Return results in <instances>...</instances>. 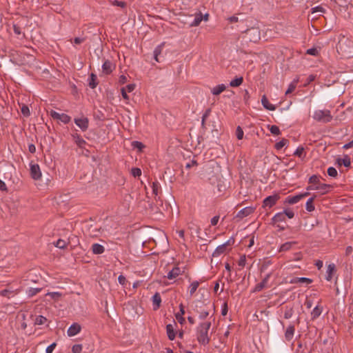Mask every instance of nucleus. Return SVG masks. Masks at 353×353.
I'll use <instances>...</instances> for the list:
<instances>
[{
    "instance_id": "nucleus-1",
    "label": "nucleus",
    "mask_w": 353,
    "mask_h": 353,
    "mask_svg": "<svg viewBox=\"0 0 353 353\" xmlns=\"http://www.w3.org/2000/svg\"><path fill=\"white\" fill-rule=\"evenodd\" d=\"M211 325L210 321H205L199 323L196 327V339L199 344L205 346L210 343V334L209 331Z\"/></svg>"
},
{
    "instance_id": "nucleus-2",
    "label": "nucleus",
    "mask_w": 353,
    "mask_h": 353,
    "mask_svg": "<svg viewBox=\"0 0 353 353\" xmlns=\"http://www.w3.org/2000/svg\"><path fill=\"white\" fill-rule=\"evenodd\" d=\"M336 49L344 58H351L353 57V41L343 37L338 42Z\"/></svg>"
},
{
    "instance_id": "nucleus-3",
    "label": "nucleus",
    "mask_w": 353,
    "mask_h": 353,
    "mask_svg": "<svg viewBox=\"0 0 353 353\" xmlns=\"http://www.w3.org/2000/svg\"><path fill=\"white\" fill-rule=\"evenodd\" d=\"M243 39L248 42L257 43L261 39V31L255 27L249 28L245 32Z\"/></svg>"
},
{
    "instance_id": "nucleus-4",
    "label": "nucleus",
    "mask_w": 353,
    "mask_h": 353,
    "mask_svg": "<svg viewBox=\"0 0 353 353\" xmlns=\"http://www.w3.org/2000/svg\"><path fill=\"white\" fill-rule=\"evenodd\" d=\"M312 118L318 122L327 123L332 121V116L328 110H317L314 111Z\"/></svg>"
},
{
    "instance_id": "nucleus-5",
    "label": "nucleus",
    "mask_w": 353,
    "mask_h": 353,
    "mask_svg": "<svg viewBox=\"0 0 353 353\" xmlns=\"http://www.w3.org/2000/svg\"><path fill=\"white\" fill-rule=\"evenodd\" d=\"M152 194L154 195V199L157 202V205H162V200L160 198L161 194V185L158 181H154L152 185Z\"/></svg>"
},
{
    "instance_id": "nucleus-6",
    "label": "nucleus",
    "mask_w": 353,
    "mask_h": 353,
    "mask_svg": "<svg viewBox=\"0 0 353 353\" xmlns=\"http://www.w3.org/2000/svg\"><path fill=\"white\" fill-rule=\"evenodd\" d=\"M234 239L233 238H230L228 241H226L225 243L219 245L216 250L214 251L212 256L214 257H216L220 256L221 254H223L226 250V247L228 245H231L234 244Z\"/></svg>"
},
{
    "instance_id": "nucleus-7",
    "label": "nucleus",
    "mask_w": 353,
    "mask_h": 353,
    "mask_svg": "<svg viewBox=\"0 0 353 353\" xmlns=\"http://www.w3.org/2000/svg\"><path fill=\"white\" fill-rule=\"evenodd\" d=\"M280 199V196L278 194H275L271 196L266 197L263 202V208H272L273 205L276 204L277 201Z\"/></svg>"
},
{
    "instance_id": "nucleus-8",
    "label": "nucleus",
    "mask_w": 353,
    "mask_h": 353,
    "mask_svg": "<svg viewBox=\"0 0 353 353\" xmlns=\"http://www.w3.org/2000/svg\"><path fill=\"white\" fill-rule=\"evenodd\" d=\"M74 121L75 124L83 131L85 132L88 130L89 126V120L87 117H82L81 118H74Z\"/></svg>"
},
{
    "instance_id": "nucleus-9",
    "label": "nucleus",
    "mask_w": 353,
    "mask_h": 353,
    "mask_svg": "<svg viewBox=\"0 0 353 353\" xmlns=\"http://www.w3.org/2000/svg\"><path fill=\"white\" fill-rule=\"evenodd\" d=\"M309 194L308 192H305L303 194H299L295 196H289L285 199V203L288 204H295L298 203L300 200H301L303 197L307 196Z\"/></svg>"
},
{
    "instance_id": "nucleus-10",
    "label": "nucleus",
    "mask_w": 353,
    "mask_h": 353,
    "mask_svg": "<svg viewBox=\"0 0 353 353\" xmlns=\"http://www.w3.org/2000/svg\"><path fill=\"white\" fill-rule=\"evenodd\" d=\"M30 174L34 180H38L41 179V172L38 164L30 165Z\"/></svg>"
},
{
    "instance_id": "nucleus-11",
    "label": "nucleus",
    "mask_w": 353,
    "mask_h": 353,
    "mask_svg": "<svg viewBox=\"0 0 353 353\" xmlns=\"http://www.w3.org/2000/svg\"><path fill=\"white\" fill-rule=\"evenodd\" d=\"M255 208L249 206L245 207L238 212L236 217L239 219H243L244 217H246L249 216L250 214H252L254 212Z\"/></svg>"
},
{
    "instance_id": "nucleus-12",
    "label": "nucleus",
    "mask_w": 353,
    "mask_h": 353,
    "mask_svg": "<svg viewBox=\"0 0 353 353\" xmlns=\"http://www.w3.org/2000/svg\"><path fill=\"white\" fill-rule=\"evenodd\" d=\"M271 276V274H268L265 277L264 279L262 280L261 282H260L259 283L256 284V286L254 287V288L253 289L252 292H260L261 291L263 288H266L267 287V284H268V282L269 281V279Z\"/></svg>"
},
{
    "instance_id": "nucleus-13",
    "label": "nucleus",
    "mask_w": 353,
    "mask_h": 353,
    "mask_svg": "<svg viewBox=\"0 0 353 353\" xmlns=\"http://www.w3.org/2000/svg\"><path fill=\"white\" fill-rule=\"evenodd\" d=\"M81 325L77 323H74L69 327L67 334L68 336H74L79 334L81 332Z\"/></svg>"
},
{
    "instance_id": "nucleus-14",
    "label": "nucleus",
    "mask_w": 353,
    "mask_h": 353,
    "mask_svg": "<svg viewBox=\"0 0 353 353\" xmlns=\"http://www.w3.org/2000/svg\"><path fill=\"white\" fill-rule=\"evenodd\" d=\"M72 137L74 142L78 145L79 148L84 149L86 145V141L77 133L72 134Z\"/></svg>"
},
{
    "instance_id": "nucleus-15",
    "label": "nucleus",
    "mask_w": 353,
    "mask_h": 353,
    "mask_svg": "<svg viewBox=\"0 0 353 353\" xmlns=\"http://www.w3.org/2000/svg\"><path fill=\"white\" fill-rule=\"evenodd\" d=\"M201 306L196 305L194 308V311L199 314V317L200 319L203 320L209 316L210 312L207 309H201Z\"/></svg>"
},
{
    "instance_id": "nucleus-16",
    "label": "nucleus",
    "mask_w": 353,
    "mask_h": 353,
    "mask_svg": "<svg viewBox=\"0 0 353 353\" xmlns=\"http://www.w3.org/2000/svg\"><path fill=\"white\" fill-rule=\"evenodd\" d=\"M336 272V266L334 263H330L327 265L325 279L327 281H331L332 279L333 274Z\"/></svg>"
},
{
    "instance_id": "nucleus-17",
    "label": "nucleus",
    "mask_w": 353,
    "mask_h": 353,
    "mask_svg": "<svg viewBox=\"0 0 353 353\" xmlns=\"http://www.w3.org/2000/svg\"><path fill=\"white\" fill-rule=\"evenodd\" d=\"M261 103L264 108L268 110H275L276 107L273 104L270 103L265 95H263L261 98Z\"/></svg>"
},
{
    "instance_id": "nucleus-18",
    "label": "nucleus",
    "mask_w": 353,
    "mask_h": 353,
    "mask_svg": "<svg viewBox=\"0 0 353 353\" xmlns=\"http://www.w3.org/2000/svg\"><path fill=\"white\" fill-rule=\"evenodd\" d=\"M295 328L294 325H289L285 332V338L288 341L292 339L294 334Z\"/></svg>"
},
{
    "instance_id": "nucleus-19",
    "label": "nucleus",
    "mask_w": 353,
    "mask_h": 353,
    "mask_svg": "<svg viewBox=\"0 0 353 353\" xmlns=\"http://www.w3.org/2000/svg\"><path fill=\"white\" fill-rule=\"evenodd\" d=\"M181 274V269L179 267L176 266L173 268L172 270L168 273L167 278L169 279H173L178 276L179 275H180Z\"/></svg>"
},
{
    "instance_id": "nucleus-20",
    "label": "nucleus",
    "mask_w": 353,
    "mask_h": 353,
    "mask_svg": "<svg viewBox=\"0 0 353 353\" xmlns=\"http://www.w3.org/2000/svg\"><path fill=\"white\" fill-rule=\"evenodd\" d=\"M92 251L95 254H100L104 252L105 248L104 247L99 243H94L92 245Z\"/></svg>"
},
{
    "instance_id": "nucleus-21",
    "label": "nucleus",
    "mask_w": 353,
    "mask_h": 353,
    "mask_svg": "<svg viewBox=\"0 0 353 353\" xmlns=\"http://www.w3.org/2000/svg\"><path fill=\"white\" fill-rule=\"evenodd\" d=\"M166 332L168 339L171 341H173L175 339L176 333L172 325L168 324L166 325Z\"/></svg>"
},
{
    "instance_id": "nucleus-22",
    "label": "nucleus",
    "mask_w": 353,
    "mask_h": 353,
    "mask_svg": "<svg viewBox=\"0 0 353 353\" xmlns=\"http://www.w3.org/2000/svg\"><path fill=\"white\" fill-rule=\"evenodd\" d=\"M331 188H332V186L330 185L325 184V183H320L318 185L317 190L321 194H325L330 191Z\"/></svg>"
},
{
    "instance_id": "nucleus-23",
    "label": "nucleus",
    "mask_w": 353,
    "mask_h": 353,
    "mask_svg": "<svg viewBox=\"0 0 353 353\" xmlns=\"http://www.w3.org/2000/svg\"><path fill=\"white\" fill-rule=\"evenodd\" d=\"M323 308L319 305H316L311 312V318L312 320L317 319L322 313Z\"/></svg>"
},
{
    "instance_id": "nucleus-24",
    "label": "nucleus",
    "mask_w": 353,
    "mask_h": 353,
    "mask_svg": "<svg viewBox=\"0 0 353 353\" xmlns=\"http://www.w3.org/2000/svg\"><path fill=\"white\" fill-rule=\"evenodd\" d=\"M152 302L154 310L158 309L160 307L161 303V298L159 293L156 292L152 296Z\"/></svg>"
},
{
    "instance_id": "nucleus-25",
    "label": "nucleus",
    "mask_w": 353,
    "mask_h": 353,
    "mask_svg": "<svg viewBox=\"0 0 353 353\" xmlns=\"http://www.w3.org/2000/svg\"><path fill=\"white\" fill-rule=\"evenodd\" d=\"M285 214L284 213L282 212H279V213H276L272 219V222L273 224H275L278 222H282V221H285Z\"/></svg>"
},
{
    "instance_id": "nucleus-26",
    "label": "nucleus",
    "mask_w": 353,
    "mask_h": 353,
    "mask_svg": "<svg viewBox=\"0 0 353 353\" xmlns=\"http://www.w3.org/2000/svg\"><path fill=\"white\" fill-rule=\"evenodd\" d=\"M295 244H296V242H295V241L286 242L280 246L279 251V252L288 251L292 248V245H295Z\"/></svg>"
},
{
    "instance_id": "nucleus-27",
    "label": "nucleus",
    "mask_w": 353,
    "mask_h": 353,
    "mask_svg": "<svg viewBox=\"0 0 353 353\" xmlns=\"http://www.w3.org/2000/svg\"><path fill=\"white\" fill-rule=\"evenodd\" d=\"M226 89V86L224 84H219L214 87L211 92L214 95H219Z\"/></svg>"
},
{
    "instance_id": "nucleus-28",
    "label": "nucleus",
    "mask_w": 353,
    "mask_h": 353,
    "mask_svg": "<svg viewBox=\"0 0 353 353\" xmlns=\"http://www.w3.org/2000/svg\"><path fill=\"white\" fill-rule=\"evenodd\" d=\"M112 63L110 61H105L102 65L103 71L107 74H110L112 72Z\"/></svg>"
},
{
    "instance_id": "nucleus-29",
    "label": "nucleus",
    "mask_w": 353,
    "mask_h": 353,
    "mask_svg": "<svg viewBox=\"0 0 353 353\" xmlns=\"http://www.w3.org/2000/svg\"><path fill=\"white\" fill-rule=\"evenodd\" d=\"M243 81V77L236 78L230 81V85L231 87H238L242 84Z\"/></svg>"
},
{
    "instance_id": "nucleus-30",
    "label": "nucleus",
    "mask_w": 353,
    "mask_h": 353,
    "mask_svg": "<svg viewBox=\"0 0 353 353\" xmlns=\"http://www.w3.org/2000/svg\"><path fill=\"white\" fill-rule=\"evenodd\" d=\"M97 75L92 73L90 75V79H89V85L90 88H96V86L97 85Z\"/></svg>"
},
{
    "instance_id": "nucleus-31",
    "label": "nucleus",
    "mask_w": 353,
    "mask_h": 353,
    "mask_svg": "<svg viewBox=\"0 0 353 353\" xmlns=\"http://www.w3.org/2000/svg\"><path fill=\"white\" fill-rule=\"evenodd\" d=\"M199 285V282L197 281H195L190 284V285L189 287V290H190V294L191 296L196 291Z\"/></svg>"
},
{
    "instance_id": "nucleus-32",
    "label": "nucleus",
    "mask_w": 353,
    "mask_h": 353,
    "mask_svg": "<svg viewBox=\"0 0 353 353\" xmlns=\"http://www.w3.org/2000/svg\"><path fill=\"white\" fill-rule=\"evenodd\" d=\"M297 83H298V80H294L288 86V90H286L285 92V94L288 95L290 93H292L295 89H296V85H297Z\"/></svg>"
},
{
    "instance_id": "nucleus-33",
    "label": "nucleus",
    "mask_w": 353,
    "mask_h": 353,
    "mask_svg": "<svg viewBox=\"0 0 353 353\" xmlns=\"http://www.w3.org/2000/svg\"><path fill=\"white\" fill-rule=\"evenodd\" d=\"M314 197L310 198L305 205V208L308 212H312L314 210V206L313 205Z\"/></svg>"
},
{
    "instance_id": "nucleus-34",
    "label": "nucleus",
    "mask_w": 353,
    "mask_h": 353,
    "mask_svg": "<svg viewBox=\"0 0 353 353\" xmlns=\"http://www.w3.org/2000/svg\"><path fill=\"white\" fill-rule=\"evenodd\" d=\"M203 20V16L201 13H199L195 16L194 21H192L191 26H197L200 24L201 21Z\"/></svg>"
},
{
    "instance_id": "nucleus-35",
    "label": "nucleus",
    "mask_w": 353,
    "mask_h": 353,
    "mask_svg": "<svg viewBox=\"0 0 353 353\" xmlns=\"http://www.w3.org/2000/svg\"><path fill=\"white\" fill-rule=\"evenodd\" d=\"M47 321V319L41 315H39L36 317L34 320L35 325H43Z\"/></svg>"
},
{
    "instance_id": "nucleus-36",
    "label": "nucleus",
    "mask_w": 353,
    "mask_h": 353,
    "mask_svg": "<svg viewBox=\"0 0 353 353\" xmlns=\"http://www.w3.org/2000/svg\"><path fill=\"white\" fill-rule=\"evenodd\" d=\"M337 162L339 165H341V164H343L345 167H350V164H351L350 159L348 157H346V158H344L342 159H339L337 160Z\"/></svg>"
},
{
    "instance_id": "nucleus-37",
    "label": "nucleus",
    "mask_w": 353,
    "mask_h": 353,
    "mask_svg": "<svg viewBox=\"0 0 353 353\" xmlns=\"http://www.w3.org/2000/svg\"><path fill=\"white\" fill-rule=\"evenodd\" d=\"M111 4L114 6H119L122 8H125L127 6V3L125 1H118V0H113L110 1Z\"/></svg>"
},
{
    "instance_id": "nucleus-38",
    "label": "nucleus",
    "mask_w": 353,
    "mask_h": 353,
    "mask_svg": "<svg viewBox=\"0 0 353 353\" xmlns=\"http://www.w3.org/2000/svg\"><path fill=\"white\" fill-rule=\"evenodd\" d=\"M288 143V140L285 139H283L280 141L277 142L275 144V148L276 150H281L282 149L287 143Z\"/></svg>"
},
{
    "instance_id": "nucleus-39",
    "label": "nucleus",
    "mask_w": 353,
    "mask_h": 353,
    "mask_svg": "<svg viewBox=\"0 0 353 353\" xmlns=\"http://www.w3.org/2000/svg\"><path fill=\"white\" fill-rule=\"evenodd\" d=\"M59 120L63 122V123L66 124L70 121L71 117L66 114L62 113L61 114Z\"/></svg>"
},
{
    "instance_id": "nucleus-40",
    "label": "nucleus",
    "mask_w": 353,
    "mask_h": 353,
    "mask_svg": "<svg viewBox=\"0 0 353 353\" xmlns=\"http://www.w3.org/2000/svg\"><path fill=\"white\" fill-rule=\"evenodd\" d=\"M309 183H312V184H314L316 185H318L319 184H320V180H319V176H317V175H312L310 177L309 179Z\"/></svg>"
},
{
    "instance_id": "nucleus-41",
    "label": "nucleus",
    "mask_w": 353,
    "mask_h": 353,
    "mask_svg": "<svg viewBox=\"0 0 353 353\" xmlns=\"http://www.w3.org/2000/svg\"><path fill=\"white\" fill-rule=\"evenodd\" d=\"M41 290V288H30L27 291V293L30 297H32L34 295H36L37 293H39Z\"/></svg>"
},
{
    "instance_id": "nucleus-42",
    "label": "nucleus",
    "mask_w": 353,
    "mask_h": 353,
    "mask_svg": "<svg viewBox=\"0 0 353 353\" xmlns=\"http://www.w3.org/2000/svg\"><path fill=\"white\" fill-rule=\"evenodd\" d=\"M66 243L64 240L59 239L57 241V242L54 243V245L57 248H59L60 249H64L66 248Z\"/></svg>"
},
{
    "instance_id": "nucleus-43",
    "label": "nucleus",
    "mask_w": 353,
    "mask_h": 353,
    "mask_svg": "<svg viewBox=\"0 0 353 353\" xmlns=\"http://www.w3.org/2000/svg\"><path fill=\"white\" fill-rule=\"evenodd\" d=\"M327 174L332 177H336L338 175V172L335 168L330 167L327 169Z\"/></svg>"
},
{
    "instance_id": "nucleus-44",
    "label": "nucleus",
    "mask_w": 353,
    "mask_h": 353,
    "mask_svg": "<svg viewBox=\"0 0 353 353\" xmlns=\"http://www.w3.org/2000/svg\"><path fill=\"white\" fill-rule=\"evenodd\" d=\"M21 112L23 114V115L26 117H29L30 114V112L29 108L27 105H23L21 106Z\"/></svg>"
},
{
    "instance_id": "nucleus-45",
    "label": "nucleus",
    "mask_w": 353,
    "mask_h": 353,
    "mask_svg": "<svg viewBox=\"0 0 353 353\" xmlns=\"http://www.w3.org/2000/svg\"><path fill=\"white\" fill-rule=\"evenodd\" d=\"M270 131L271 132L272 134L274 135H279L281 134L280 129L277 125H271L270 127Z\"/></svg>"
},
{
    "instance_id": "nucleus-46",
    "label": "nucleus",
    "mask_w": 353,
    "mask_h": 353,
    "mask_svg": "<svg viewBox=\"0 0 353 353\" xmlns=\"http://www.w3.org/2000/svg\"><path fill=\"white\" fill-rule=\"evenodd\" d=\"M304 148L303 147H298L294 154L300 158H303L305 155H303Z\"/></svg>"
},
{
    "instance_id": "nucleus-47",
    "label": "nucleus",
    "mask_w": 353,
    "mask_h": 353,
    "mask_svg": "<svg viewBox=\"0 0 353 353\" xmlns=\"http://www.w3.org/2000/svg\"><path fill=\"white\" fill-rule=\"evenodd\" d=\"M83 347L81 344H75L72 347V352L73 353H81L82 351Z\"/></svg>"
},
{
    "instance_id": "nucleus-48",
    "label": "nucleus",
    "mask_w": 353,
    "mask_h": 353,
    "mask_svg": "<svg viewBox=\"0 0 353 353\" xmlns=\"http://www.w3.org/2000/svg\"><path fill=\"white\" fill-rule=\"evenodd\" d=\"M243 131L240 126H238L236 130V135L239 140H241L243 137Z\"/></svg>"
},
{
    "instance_id": "nucleus-49",
    "label": "nucleus",
    "mask_w": 353,
    "mask_h": 353,
    "mask_svg": "<svg viewBox=\"0 0 353 353\" xmlns=\"http://www.w3.org/2000/svg\"><path fill=\"white\" fill-rule=\"evenodd\" d=\"M131 174L133 176L137 177L141 175V170L140 168H133L131 170Z\"/></svg>"
},
{
    "instance_id": "nucleus-50",
    "label": "nucleus",
    "mask_w": 353,
    "mask_h": 353,
    "mask_svg": "<svg viewBox=\"0 0 353 353\" xmlns=\"http://www.w3.org/2000/svg\"><path fill=\"white\" fill-rule=\"evenodd\" d=\"M132 145L134 148H137L139 150H141L144 148V145L141 142L137 141H133Z\"/></svg>"
},
{
    "instance_id": "nucleus-51",
    "label": "nucleus",
    "mask_w": 353,
    "mask_h": 353,
    "mask_svg": "<svg viewBox=\"0 0 353 353\" xmlns=\"http://www.w3.org/2000/svg\"><path fill=\"white\" fill-rule=\"evenodd\" d=\"M13 30H14V32L17 35L19 36V35H21V34H22V37H25V34H22V32H21V28H20L19 26H17V25H16V24H14V25H13Z\"/></svg>"
},
{
    "instance_id": "nucleus-52",
    "label": "nucleus",
    "mask_w": 353,
    "mask_h": 353,
    "mask_svg": "<svg viewBox=\"0 0 353 353\" xmlns=\"http://www.w3.org/2000/svg\"><path fill=\"white\" fill-rule=\"evenodd\" d=\"M163 44L159 45L155 48L154 50V55L159 56L161 54L162 50H163Z\"/></svg>"
},
{
    "instance_id": "nucleus-53",
    "label": "nucleus",
    "mask_w": 353,
    "mask_h": 353,
    "mask_svg": "<svg viewBox=\"0 0 353 353\" xmlns=\"http://www.w3.org/2000/svg\"><path fill=\"white\" fill-rule=\"evenodd\" d=\"M283 212L285 214V217L288 216L289 219H292L294 216V212L291 210H285Z\"/></svg>"
},
{
    "instance_id": "nucleus-54",
    "label": "nucleus",
    "mask_w": 353,
    "mask_h": 353,
    "mask_svg": "<svg viewBox=\"0 0 353 353\" xmlns=\"http://www.w3.org/2000/svg\"><path fill=\"white\" fill-rule=\"evenodd\" d=\"M299 283L310 284L312 283V280L306 277H299Z\"/></svg>"
},
{
    "instance_id": "nucleus-55",
    "label": "nucleus",
    "mask_w": 353,
    "mask_h": 353,
    "mask_svg": "<svg viewBox=\"0 0 353 353\" xmlns=\"http://www.w3.org/2000/svg\"><path fill=\"white\" fill-rule=\"evenodd\" d=\"M56 346H57V343H52L48 347H47V348L46 350V353H52V352L54 351V350L56 347Z\"/></svg>"
},
{
    "instance_id": "nucleus-56",
    "label": "nucleus",
    "mask_w": 353,
    "mask_h": 353,
    "mask_svg": "<svg viewBox=\"0 0 353 353\" xmlns=\"http://www.w3.org/2000/svg\"><path fill=\"white\" fill-rule=\"evenodd\" d=\"M175 317L176 320L179 321V323L181 325H183L185 321V318L183 316V314H179L176 313L175 314Z\"/></svg>"
},
{
    "instance_id": "nucleus-57",
    "label": "nucleus",
    "mask_w": 353,
    "mask_h": 353,
    "mask_svg": "<svg viewBox=\"0 0 353 353\" xmlns=\"http://www.w3.org/2000/svg\"><path fill=\"white\" fill-rule=\"evenodd\" d=\"M50 115L51 116L52 118H53L54 119H57V120H59V117H60V115L61 114L54 111V110H51L50 112Z\"/></svg>"
},
{
    "instance_id": "nucleus-58",
    "label": "nucleus",
    "mask_w": 353,
    "mask_h": 353,
    "mask_svg": "<svg viewBox=\"0 0 353 353\" xmlns=\"http://www.w3.org/2000/svg\"><path fill=\"white\" fill-rule=\"evenodd\" d=\"M306 53L310 55L316 56L318 54V50L316 48H312L307 50Z\"/></svg>"
},
{
    "instance_id": "nucleus-59",
    "label": "nucleus",
    "mask_w": 353,
    "mask_h": 353,
    "mask_svg": "<svg viewBox=\"0 0 353 353\" xmlns=\"http://www.w3.org/2000/svg\"><path fill=\"white\" fill-rule=\"evenodd\" d=\"M296 353H309V351L305 350V349H303V344L301 343H300L298 344Z\"/></svg>"
},
{
    "instance_id": "nucleus-60",
    "label": "nucleus",
    "mask_w": 353,
    "mask_h": 353,
    "mask_svg": "<svg viewBox=\"0 0 353 353\" xmlns=\"http://www.w3.org/2000/svg\"><path fill=\"white\" fill-rule=\"evenodd\" d=\"M246 263V258L245 255H243L240 257V259L238 262V265L241 267H244Z\"/></svg>"
},
{
    "instance_id": "nucleus-61",
    "label": "nucleus",
    "mask_w": 353,
    "mask_h": 353,
    "mask_svg": "<svg viewBox=\"0 0 353 353\" xmlns=\"http://www.w3.org/2000/svg\"><path fill=\"white\" fill-rule=\"evenodd\" d=\"M228 304H227V303H224L223 305V307H222V310H221V314L223 316H225L228 313Z\"/></svg>"
},
{
    "instance_id": "nucleus-62",
    "label": "nucleus",
    "mask_w": 353,
    "mask_h": 353,
    "mask_svg": "<svg viewBox=\"0 0 353 353\" xmlns=\"http://www.w3.org/2000/svg\"><path fill=\"white\" fill-rule=\"evenodd\" d=\"M47 295L50 296L53 299H58L61 296V294L56 292L48 293Z\"/></svg>"
},
{
    "instance_id": "nucleus-63",
    "label": "nucleus",
    "mask_w": 353,
    "mask_h": 353,
    "mask_svg": "<svg viewBox=\"0 0 353 353\" xmlns=\"http://www.w3.org/2000/svg\"><path fill=\"white\" fill-rule=\"evenodd\" d=\"M118 281L121 285H125L126 282V279L123 275H119L118 277Z\"/></svg>"
},
{
    "instance_id": "nucleus-64",
    "label": "nucleus",
    "mask_w": 353,
    "mask_h": 353,
    "mask_svg": "<svg viewBox=\"0 0 353 353\" xmlns=\"http://www.w3.org/2000/svg\"><path fill=\"white\" fill-rule=\"evenodd\" d=\"M292 315V310H289L285 312L284 313V318L286 319H290Z\"/></svg>"
}]
</instances>
